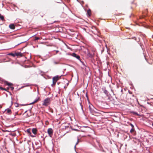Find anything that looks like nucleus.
Wrapping results in <instances>:
<instances>
[{
	"label": "nucleus",
	"mask_w": 153,
	"mask_h": 153,
	"mask_svg": "<svg viewBox=\"0 0 153 153\" xmlns=\"http://www.w3.org/2000/svg\"><path fill=\"white\" fill-rule=\"evenodd\" d=\"M51 100V98H46L43 101L42 105L46 106H48L50 104Z\"/></svg>",
	"instance_id": "nucleus-1"
},
{
	"label": "nucleus",
	"mask_w": 153,
	"mask_h": 153,
	"mask_svg": "<svg viewBox=\"0 0 153 153\" xmlns=\"http://www.w3.org/2000/svg\"><path fill=\"white\" fill-rule=\"evenodd\" d=\"M59 78L58 76H56L54 77L53 78V85H56V83L57 81L59 80Z\"/></svg>",
	"instance_id": "nucleus-2"
},
{
	"label": "nucleus",
	"mask_w": 153,
	"mask_h": 153,
	"mask_svg": "<svg viewBox=\"0 0 153 153\" xmlns=\"http://www.w3.org/2000/svg\"><path fill=\"white\" fill-rule=\"evenodd\" d=\"M94 107L92 105H89V109L90 112L93 114L95 113L96 111L94 110Z\"/></svg>",
	"instance_id": "nucleus-3"
},
{
	"label": "nucleus",
	"mask_w": 153,
	"mask_h": 153,
	"mask_svg": "<svg viewBox=\"0 0 153 153\" xmlns=\"http://www.w3.org/2000/svg\"><path fill=\"white\" fill-rule=\"evenodd\" d=\"M47 132L49 136L51 137L53 135V129L51 128H49L48 129Z\"/></svg>",
	"instance_id": "nucleus-4"
},
{
	"label": "nucleus",
	"mask_w": 153,
	"mask_h": 153,
	"mask_svg": "<svg viewBox=\"0 0 153 153\" xmlns=\"http://www.w3.org/2000/svg\"><path fill=\"white\" fill-rule=\"evenodd\" d=\"M72 56H73L74 57L80 60V56L76 54V53H73L71 54Z\"/></svg>",
	"instance_id": "nucleus-5"
},
{
	"label": "nucleus",
	"mask_w": 153,
	"mask_h": 153,
	"mask_svg": "<svg viewBox=\"0 0 153 153\" xmlns=\"http://www.w3.org/2000/svg\"><path fill=\"white\" fill-rule=\"evenodd\" d=\"M26 132L29 134V135H30L31 137H34V136H33L31 135V133L30 132V129H28L27 130Z\"/></svg>",
	"instance_id": "nucleus-6"
},
{
	"label": "nucleus",
	"mask_w": 153,
	"mask_h": 153,
	"mask_svg": "<svg viewBox=\"0 0 153 153\" xmlns=\"http://www.w3.org/2000/svg\"><path fill=\"white\" fill-rule=\"evenodd\" d=\"M4 84L5 85H7L10 86V87L13 85V84L10 82H9L7 81H5L4 82Z\"/></svg>",
	"instance_id": "nucleus-7"
},
{
	"label": "nucleus",
	"mask_w": 153,
	"mask_h": 153,
	"mask_svg": "<svg viewBox=\"0 0 153 153\" xmlns=\"http://www.w3.org/2000/svg\"><path fill=\"white\" fill-rule=\"evenodd\" d=\"M9 27L12 29H14L15 28V26L13 24H11L9 25Z\"/></svg>",
	"instance_id": "nucleus-8"
},
{
	"label": "nucleus",
	"mask_w": 153,
	"mask_h": 153,
	"mask_svg": "<svg viewBox=\"0 0 153 153\" xmlns=\"http://www.w3.org/2000/svg\"><path fill=\"white\" fill-rule=\"evenodd\" d=\"M102 90L103 91L104 93L108 95V92L107 90H106L105 88H102Z\"/></svg>",
	"instance_id": "nucleus-9"
},
{
	"label": "nucleus",
	"mask_w": 153,
	"mask_h": 153,
	"mask_svg": "<svg viewBox=\"0 0 153 153\" xmlns=\"http://www.w3.org/2000/svg\"><path fill=\"white\" fill-rule=\"evenodd\" d=\"M39 99H40L39 97H38L36 99L34 100V101L33 102H32L31 104H34L35 103H36L38 101H39Z\"/></svg>",
	"instance_id": "nucleus-10"
},
{
	"label": "nucleus",
	"mask_w": 153,
	"mask_h": 153,
	"mask_svg": "<svg viewBox=\"0 0 153 153\" xmlns=\"http://www.w3.org/2000/svg\"><path fill=\"white\" fill-rule=\"evenodd\" d=\"M37 130L36 128H33L32 129V132L35 134H37Z\"/></svg>",
	"instance_id": "nucleus-11"
},
{
	"label": "nucleus",
	"mask_w": 153,
	"mask_h": 153,
	"mask_svg": "<svg viewBox=\"0 0 153 153\" xmlns=\"http://www.w3.org/2000/svg\"><path fill=\"white\" fill-rule=\"evenodd\" d=\"M87 55V56L89 57H92L93 56L92 54L89 51H88Z\"/></svg>",
	"instance_id": "nucleus-12"
},
{
	"label": "nucleus",
	"mask_w": 153,
	"mask_h": 153,
	"mask_svg": "<svg viewBox=\"0 0 153 153\" xmlns=\"http://www.w3.org/2000/svg\"><path fill=\"white\" fill-rule=\"evenodd\" d=\"M5 111H7V114H10L11 113V111L10 109H7L5 110Z\"/></svg>",
	"instance_id": "nucleus-13"
},
{
	"label": "nucleus",
	"mask_w": 153,
	"mask_h": 153,
	"mask_svg": "<svg viewBox=\"0 0 153 153\" xmlns=\"http://www.w3.org/2000/svg\"><path fill=\"white\" fill-rule=\"evenodd\" d=\"M131 113L133 114L134 115H137V116H139L140 115L138 114L136 112H135L134 111H131Z\"/></svg>",
	"instance_id": "nucleus-14"
},
{
	"label": "nucleus",
	"mask_w": 153,
	"mask_h": 153,
	"mask_svg": "<svg viewBox=\"0 0 153 153\" xmlns=\"http://www.w3.org/2000/svg\"><path fill=\"white\" fill-rule=\"evenodd\" d=\"M16 56H22V53H16Z\"/></svg>",
	"instance_id": "nucleus-15"
},
{
	"label": "nucleus",
	"mask_w": 153,
	"mask_h": 153,
	"mask_svg": "<svg viewBox=\"0 0 153 153\" xmlns=\"http://www.w3.org/2000/svg\"><path fill=\"white\" fill-rule=\"evenodd\" d=\"M0 18L2 21L4 20V16L1 15V14H0Z\"/></svg>",
	"instance_id": "nucleus-16"
},
{
	"label": "nucleus",
	"mask_w": 153,
	"mask_h": 153,
	"mask_svg": "<svg viewBox=\"0 0 153 153\" xmlns=\"http://www.w3.org/2000/svg\"><path fill=\"white\" fill-rule=\"evenodd\" d=\"M134 128H132L130 130V132L131 133H132L134 131Z\"/></svg>",
	"instance_id": "nucleus-17"
},
{
	"label": "nucleus",
	"mask_w": 153,
	"mask_h": 153,
	"mask_svg": "<svg viewBox=\"0 0 153 153\" xmlns=\"http://www.w3.org/2000/svg\"><path fill=\"white\" fill-rule=\"evenodd\" d=\"M87 13L88 15L90 16L91 14V10H89L87 11Z\"/></svg>",
	"instance_id": "nucleus-18"
},
{
	"label": "nucleus",
	"mask_w": 153,
	"mask_h": 153,
	"mask_svg": "<svg viewBox=\"0 0 153 153\" xmlns=\"http://www.w3.org/2000/svg\"><path fill=\"white\" fill-rule=\"evenodd\" d=\"M40 39V38L39 37H35L34 40L36 41V40H38V39Z\"/></svg>",
	"instance_id": "nucleus-19"
},
{
	"label": "nucleus",
	"mask_w": 153,
	"mask_h": 153,
	"mask_svg": "<svg viewBox=\"0 0 153 153\" xmlns=\"http://www.w3.org/2000/svg\"><path fill=\"white\" fill-rule=\"evenodd\" d=\"M49 111H50L52 113H53V110L51 108H50Z\"/></svg>",
	"instance_id": "nucleus-20"
},
{
	"label": "nucleus",
	"mask_w": 153,
	"mask_h": 153,
	"mask_svg": "<svg viewBox=\"0 0 153 153\" xmlns=\"http://www.w3.org/2000/svg\"><path fill=\"white\" fill-rule=\"evenodd\" d=\"M0 89L2 90L6 91V89L5 88H4L1 87H0Z\"/></svg>",
	"instance_id": "nucleus-21"
},
{
	"label": "nucleus",
	"mask_w": 153,
	"mask_h": 153,
	"mask_svg": "<svg viewBox=\"0 0 153 153\" xmlns=\"http://www.w3.org/2000/svg\"><path fill=\"white\" fill-rule=\"evenodd\" d=\"M79 142V139H78L77 140V141L76 144V145H75V146H74L75 148L76 147V145L78 144Z\"/></svg>",
	"instance_id": "nucleus-22"
},
{
	"label": "nucleus",
	"mask_w": 153,
	"mask_h": 153,
	"mask_svg": "<svg viewBox=\"0 0 153 153\" xmlns=\"http://www.w3.org/2000/svg\"><path fill=\"white\" fill-rule=\"evenodd\" d=\"M9 54L12 55V56L14 57L15 56V55L13 53H10Z\"/></svg>",
	"instance_id": "nucleus-23"
},
{
	"label": "nucleus",
	"mask_w": 153,
	"mask_h": 153,
	"mask_svg": "<svg viewBox=\"0 0 153 153\" xmlns=\"http://www.w3.org/2000/svg\"><path fill=\"white\" fill-rule=\"evenodd\" d=\"M15 105L16 107H18V104L17 103H15Z\"/></svg>",
	"instance_id": "nucleus-24"
},
{
	"label": "nucleus",
	"mask_w": 153,
	"mask_h": 153,
	"mask_svg": "<svg viewBox=\"0 0 153 153\" xmlns=\"http://www.w3.org/2000/svg\"><path fill=\"white\" fill-rule=\"evenodd\" d=\"M10 88L11 90H13L14 89V87L13 86H11Z\"/></svg>",
	"instance_id": "nucleus-25"
},
{
	"label": "nucleus",
	"mask_w": 153,
	"mask_h": 153,
	"mask_svg": "<svg viewBox=\"0 0 153 153\" xmlns=\"http://www.w3.org/2000/svg\"><path fill=\"white\" fill-rule=\"evenodd\" d=\"M100 111H98V112H97V111H96V112L95 113H94V114L95 113H97V114H101V113L100 112Z\"/></svg>",
	"instance_id": "nucleus-26"
},
{
	"label": "nucleus",
	"mask_w": 153,
	"mask_h": 153,
	"mask_svg": "<svg viewBox=\"0 0 153 153\" xmlns=\"http://www.w3.org/2000/svg\"><path fill=\"white\" fill-rule=\"evenodd\" d=\"M53 64H54V65H55V64H58V62H53Z\"/></svg>",
	"instance_id": "nucleus-27"
},
{
	"label": "nucleus",
	"mask_w": 153,
	"mask_h": 153,
	"mask_svg": "<svg viewBox=\"0 0 153 153\" xmlns=\"http://www.w3.org/2000/svg\"><path fill=\"white\" fill-rule=\"evenodd\" d=\"M130 125L131 126V127H132V128H134V126H133V124L131 123Z\"/></svg>",
	"instance_id": "nucleus-28"
},
{
	"label": "nucleus",
	"mask_w": 153,
	"mask_h": 153,
	"mask_svg": "<svg viewBox=\"0 0 153 153\" xmlns=\"http://www.w3.org/2000/svg\"><path fill=\"white\" fill-rule=\"evenodd\" d=\"M59 52V51H56V53H58Z\"/></svg>",
	"instance_id": "nucleus-29"
},
{
	"label": "nucleus",
	"mask_w": 153,
	"mask_h": 153,
	"mask_svg": "<svg viewBox=\"0 0 153 153\" xmlns=\"http://www.w3.org/2000/svg\"><path fill=\"white\" fill-rule=\"evenodd\" d=\"M86 97L87 98H88V96H87V94H86Z\"/></svg>",
	"instance_id": "nucleus-30"
},
{
	"label": "nucleus",
	"mask_w": 153,
	"mask_h": 153,
	"mask_svg": "<svg viewBox=\"0 0 153 153\" xmlns=\"http://www.w3.org/2000/svg\"><path fill=\"white\" fill-rule=\"evenodd\" d=\"M22 42H21L18 45H19V44H20L22 43Z\"/></svg>",
	"instance_id": "nucleus-31"
},
{
	"label": "nucleus",
	"mask_w": 153,
	"mask_h": 153,
	"mask_svg": "<svg viewBox=\"0 0 153 153\" xmlns=\"http://www.w3.org/2000/svg\"><path fill=\"white\" fill-rule=\"evenodd\" d=\"M122 91H123V89H121V92H122Z\"/></svg>",
	"instance_id": "nucleus-32"
},
{
	"label": "nucleus",
	"mask_w": 153,
	"mask_h": 153,
	"mask_svg": "<svg viewBox=\"0 0 153 153\" xmlns=\"http://www.w3.org/2000/svg\"><path fill=\"white\" fill-rule=\"evenodd\" d=\"M25 12H27V13H28V12H27L26 11H24Z\"/></svg>",
	"instance_id": "nucleus-33"
},
{
	"label": "nucleus",
	"mask_w": 153,
	"mask_h": 153,
	"mask_svg": "<svg viewBox=\"0 0 153 153\" xmlns=\"http://www.w3.org/2000/svg\"><path fill=\"white\" fill-rule=\"evenodd\" d=\"M152 126H153V123L152 124Z\"/></svg>",
	"instance_id": "nucleus-34"
}]
</instances>
